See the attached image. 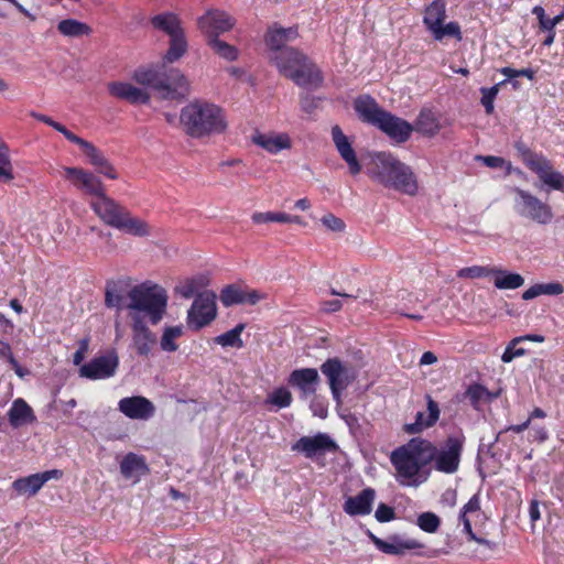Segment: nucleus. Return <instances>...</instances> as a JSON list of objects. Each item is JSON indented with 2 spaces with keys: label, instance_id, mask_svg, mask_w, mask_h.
<instances>
[{
  "label": "nucleus",
  "instance_id": "obj_18",
  "mask_svg": "<svg viewBox=\"0 0 564 564\" xmlns=\"http://www.w3.org/2000/svg\"><path fill=\"white\" fill-rule=\"evenodd\" d=\"M369 538L379 551L389 555L402 556L409 551L423 547L417 540L397 534L389 536L388 540H382L370 532Z\"/></svg>",
  "mask_w": 564,
  "mask_h": 564
},
{
  "label": "nucleus",
  "instance_id": "obj_40",
  "mask_svg": "<svg viewBox=\"0 0 564 564\" xmlns=\"http://www.w3.org/2000/svg\"><path fill=\"white\" fill-rule=\"evenodd\" d=\"M207 44L212 47V50L220 57L227 61H235L238 57V51L235 46L228 44L227 42L219 40L217 36H213L207 40Z\"/></svg>",
  "mask_w": 564,
  "mask_h": 564
},
{
  "label": "nucleus",
  "instance_id": "obj_52",
  "mask_svg": "<svg viewBox=\"0 0 564 564\" xmlns=\"http://www.w3.org/2000/svg\"><path fill=\"white\" fill-rule=\"evenodd\" d=\"M269 401L280 409L288 408L292 403V394L285 388H279L270 394Z\"/></svg>",
  "mask_w": 564,
  "mask_h": 564
},
{
  "label": "nucleus",
  "instance_id": "obj_9",
  "mask_svg": "<svg viewBox=\"0 0 564 564\" xmlns=\"http://www.w3.org/2000/svg\"><path fill=\"white\" fill-rule=\"evenodd\" d=\"M512 192L514 194L513 208L520 217L535 221L540 225L551 223L553 212L547 203L542 202L529 191L520 187H514Z\"/></svg>",
  "mask_w": 564,
  "mask_h": 564
},
{
  "label": "nucleus",
  "instance_id": "obj_17",
  "mask_svg": "<svg viewBox=\"0 0 564 564\" xmlns=\"http://www.w3.org/2000/svg\"><path fill=\"white\" fill-rule=\"evenodd\" d=\"M118 410L131 420L147 421L155 413L154 404L142 395L122 398L118 402Z\"/></svg>",
  "mask_w": 564,
  "mask_h": 564
},
{
  "label": "nucleus",
  "instance_id": "obj_27",
  "mask_svg": "<svg viewBox=\"0 0 564 564\" xmlns=\"http://www.w3.org/2000/svg\"><path fill=\"white\" fill-rule=\"evenodd\" d=\"M151 24L155 30L165 33L170 39L185 33L180 18L173 12H164L152 17Z\"/></svg>",
  "mask_w": 564,
  "mask_h": 564
},
{
  "label": "nucleus",
  "instance_id": "obj_12",
  "mask_svg": "<svg viewBox=\"0 0 564 564\" xmlns=\"http://www.w3.org/2000/svg\"><path fill=\"white\" fill-rule=\"evenodd\" d=\"M216 315V294L213 291L200 292L187 312V326L189 329L199 330L210 324Z\"/></svg>",
  "mask_w": 564,
  "mask_h": 564
},
{
  "label": "nucleus",
  "instance_id": "obj_24",
  "mask_svg": "<svg viewBox=\"0 0 564 564\" xmlns=\"http://www.w3.org/2000/svg\"><path fill=\"white\" fill-rule=\"evenodd\" d=\"M109 93L122 100L131 104H148L149 94L129 83L113 82L108 85Z\"/></svg>",
  "mask_w": 564,
  "mask_h": 564
},
{
  "label": "nucleus",
  "instance_id": "obj_30",
  "mask_svg": "<svg viewBox=\"0 0 564 564\" xmlns=\"http://www.w3.org/2000/svg\"><path fill=\"white\" fill-rule=\"evenodd\" d=\"M120 473L127 478H140L149 473L145 459L134 453H128L120 463Z\"/></svg>",
  "mask_w": 564,
  "mask_h": 564
},
{
  "label": "nucleus",
  "instance_id": "obj_54",
  "mask_svg": "<svg viewBox=\"0 0 564 564\" xmlns=\"http://www.w3.org/2000/svg\"><path fill=\"white\" fill-rule=\"evenodd\" d=\"M321 221L328 230L334 232H341L346 228L344 220L332 213L324 215Z\"/></svg>",
  "mask_w": 564,
  "mask_h": 564
},
{
  "label": "nucleus",
  "instance_id": "obj_11",
  "mask_svg": "<svg viewBox=\"0 0 564 564\" xmlns=\"http://www.w3.org/2000/svg\"><path fill=\"white\" fill-rule=\"evenodd\" d=\"M322 373L327 378L333 399L341 404V392L355 380L356 376L347 364L339 358H328L321 365Z\"/></svg>",
  "mask_w": 564,
  "mask_h": 564
},
{
  "label": "nucleus",
  "instance_id": "obj_28",
  "mask_svg": "<svg viewBox=\"0 0 564 564\" xmlns=\"http://www.w3.org/2000/svg\"><path fill=\"white\" fill-rule=\"evenodd\" d=\"M83 152L88 158L89 163L95 167L98 174H101L110 180L118 178V173L113 165L93 143H89V145Z\"/></svg>",
  "mask_w": 564,
  "mask_h": 564
},
{
  "label": "nucleus",
  "instance_id": "obj_6",
  "mask_svg": "<svg viewBox=\"0 0 564 564\" xmlns=\"http://www.w3.org/2000/svg\"><path fill=\"white\" fill-rule=\"evenodd\" d=\"M95 214L108 226L137 237L150 235L149 226L140 218L132 217L130 212L106 193L90 202Z\"/></svg>",
  "mask_w": 564,
  "mask_h": 564
},
{
  "label": "nucleus",
  "instance_id": "obj_48",
  "mask_svg": "<svg viewBox=\"0 0 564 564\" xmlns=\"http://www.w3.org/2000/svg\"><path fill=\"white\" fill-rule=\"evenodd\" d=\"M516 149L520 153L524 164L532 171L535 164H539L544 158L541 153L531 151L523 142H517Z\"/></svg>",
  "mask_w": 564,
  "mask_h": 564
},
{
  "label": "nucleus",
  "instance_id": "obj_57",
  "mask_svg": "<svg viewBox=\"0 0 564 564\" xmlns=\"http://www.w3.org/2000/svg\"><path fill=\"white\" fill-rule=\"evenodd\" d=\"M196 288L191 279L175 286V293L180 294L184 299H191L196 293Z\"/></svg>",
  "mask_w": 564,
  "mask_h": 564
},
{
  "label": "nucleus",
  "instance_id": "obj_43",
  "mask_svg": "<svg viewBox=\"0 0 564 564\" xmlns=\"http://www.w3.org/2000/svg\"><path fill=\"white\" fill-rule=\"evenodd\" d=\"M466 397L468 398L470 404L474 408H477L480 401L485 399L492 400L498 397V393H491L484 386L475 383L467 388Z\"/></svg>",
  "mask_w": 564,
  "mask_h": 564
},
{
  "label": "nucleus",
  "instance_id": "obj_16",
  "mask_svg": "<svg viewBox=\"0 0 564 564\" xmlns=\"http://www.w3.org/2000/svg\"><path fill=\"white\" fill-rule=\"evenodd\" d=\"M235 20L225 11L210 9L197 20L198 29L206 35L207 40L219 36L220 33L229 31Z\"/></svg>",
  "mask_w": 564,
  "mask_h": 564
},
{
  "label": "nucleus",
  "instance_id": "obj_64",
  "mask_svg": "<svg viewBox=\"0 0 564 564\" xmlns=\"http://www.w3.org/2000/svg\"><path fill=\"white\" fill-rule=\"evenodd\" d=\"M242 299H243V303H249V304L254 305V304H257L260 301L261 295L257 291H254V290L248 291V292L243 291V297Z\"/></svg>",
  "mask_w": 564,
  "mask_h": 564
},
{
  "label": "nucleus",
  "instance_id": "obj_31",
  "mask_svg": "<svg viewBox=\"0 0 564 564\" xmlns=\"http://www.w3.org/2000/svg\"><path fill=\"white\" fill-rule=\"evenodd\" d=\"M257 145L265 149L270 153H278L284 149L291 148V140L288 134H258L253 138Z\"/></svg>",
  "mask_w": 564,
  "mask_h": 564
},
{
  "label": "nucleus",
  "instance_id": "obj_8",
  "mask_svg": "<svg viewBox=\"0 0 564 564\" xmlns=\"http://www.w3.org/2000/svg\"><path fill=\"white\" fill-rule=\"evenodd\" d=\"M128 296L130 303L127 307L133 311L132 313H147L153 325H156L163 318L169 296L161 285L145 281L133 286Z\"/></svg>",
  "mask_w": 564,
  "mask_h": 564
},
{
  "label": "nucleus",
  "instance_id": "obj_22",
  "mask_svg": "<svg viewBox=\"0 0 564 564\" xmlns=\"http://www.w3.org/2000/svg\"><path fill=\"white\" fill-rule=\"evenodd\" d=\"M297 31L294 28L270 29L265 35V43L271 51V61L275 64V57L283 51L292 48L286 46L289 41L296 39Z\"/></svg>",
  "mask_w": 564,
  "mask_h": 564
},
{
  "label": "nucleus",
  "instance_id": "obj_26",
  "mask_svg": "<svg viewBox=\"0 0 564 564\" xmlns=\"http://www.w3.org/2000/svg\"><path fill=\"white\" fill-rule=\"evenodd\" d=\"M8 419L10 425L14 429L36 422L33 409L21 398L12 402L8 412Z\"/></svg>",
  "mask_w": 564,
  "mask_h": 564
},
{
  "label": "nucleus",
  "instance_id": "obj_50",
  "mask_svg": "<svg viewBox=\"0 0 564 564\" xmlns=\"http://www.w3.org/2000/svg\"><path fill=\"white\" fill-rule=\"evenodd\" d=\"M507 80H502L490 88L482 87L481 93V105L485 107L486 113L491 115L494 112V100L498 95L499 87L505 85Z\"/></svg>",
  "mask_w": 564,
  "mask_h": 564
},
{
  "label": "nucleus",
  "instance_id": "obj_2",
  "mask_svg": "<svg viewBox=\"0 0 564 564\" xmlns=\"http://www.w3.org/2000/svg\"><path fill=\"white\" fill-rule=\"evenodd\" d=\"M180 127L193 139L224 133L228 128L225 111L217 105L195 99L181 109Z\"/></svg>",
  "mask_w": 564,
  "mask_h": 564
},
{
  "label": "nucleus",
  "instance_id": "obj_47",
  "mask_svg": "<svg viewBox=\"0 0 564 564\" xmlns=\"http://www.w3.org/2000/svg\"><path fill=\"white\" fill-rule=\"evenodd\" d=\"M417 525L424 532L435 533L441 525V519L435 513L426 511L417 517Z\"/></svg>",
  "mask_w": 564,
  "mask_h": 564
},
{
  "label": "nucleus",
  "instance_id": "obj_23",
  "mask_svg": "<svg viewBox=\"0 0 564 564\" xmlns=\"http://www.w3.org/2000/svg\"><path fill=\"white\" fill-rule=\"evenodd\" d=\"M532 172H534L539 180L551 189L564 193V175L555 171L549 159L545 156L539 164H535Z\"/></svg>",
  "mask_w": 564,
  "mask_h": 564
},
{
  "label": "nucleus",
  "instance_id": "obj_36",
  "mask_svg": "<svg viewBox=\"0 0 564 564\" xmlns=\"http://www.w3.org/2000/svg\"><path fill=\"white\" fill-rule=\"evenodd\" d=\"M563 292L564 288L560 282L536 283L522 293V299L530 301L540 295H560Z\"/></svg>",
  "mask_w": 564,
  "mask_h": 564
},
{
  "label": "nucleus",
  "instance_id": "obj_1",
  "mask_svg": "<svg viewBox=\"0 0 564 564\" xmlns=\"http://www.w3.org/2000/svg\"><path fill=\"white\" fill-rule=\"evenodd\" d=\"M433 456L434 444L421 437H414L392 451L390 462L397 470L399 484L416 487L426 481L429 473H423V468L432 463Z\"/></svg>",
  "mask_w": 564,
  "mask_h": 564
},
{
  "label": "nucleus",
  "instance_id": "obj_41",
  "mask_svg": "<svg viewBox=\"0 0 564 564\" xmlns=\"http://www.w3.org/2000/svg\"><path fill=\"white\" fill-rule=\"evenodd\" d=\"M122 288L119 282L108 281L105 290V304L107 307H122Z\"/></svg>",
  "mask_w": 564,
  "mask_h": 564
},
{
  "label": "nucleus",
  "instance_id": "obj_33",
  "mask_svg": "<svg viewBox=\"0 0 564 564\" xmlns=\"http://www.w3.org/2000/svg\"><path fill=\"white\" fill-rule=\"evenodd\" d=\"M492 275L495 276L494 284L499 290H516L524 284V279L519 273L495 268Z\"/></svg>",
  "mask_w": 564,
  "mask_h": 564
},
{
  "label": "nucleus",
  "instance_id": "obj_61",
  "mask_svg": "<svg viewBox=\"0 0 564 564\" xmlns=\"http://www.w3.org/2000/svg\"><path fill=\"white\" fill-rule=\"evenodd\" d=\"M479 510H480V498L476 494L463 507L460 514H464V517H467V513L477 512Z\"/></svg>",
  "mask_w": 564,
  "mask_h": 564
},
{
  "label": "nucleus",
  "instance_id": "obj_42",
  "mask_svg": "<svg viewBox=\"0 0 564 564\" xmlns=\"http://www.w3.org/2000/svg\"><path fill=\"white\" fill-rule=\"evenodd\" d=\"M183 334L182 326H169L165 327L163 335L161 337V349L163 351L173 352L177 350L178 346L175 343V339L178 338Z\"/></svg>",
  "mask_w": 564,
  "mask_h": 564
},
{
  "label": "nucleus",
  "instance_id": "obj_32",
  "mask_svg": "<svg viewBox=\"0 0 564 564\" xmlns=\"http://www.w3.org/2000/svg\"><path fill=\"white\" fill-rule=\"evenodd\" d=\"M446 18V2L445 0H434L425 10L423 23L431 32L436 26L442 24Z\"/></svg>",
  "mask_w": 564,
  "mask_h": 564
},
{
  "label": "nucleus",
  "instance_id": "obj_63",
  "mask_svg": "<svg viewBox=\"0 0 564 564\" xmlns=\"http://www.w3.org/2000/svg\"><path fill=\"white\" fill-rule=\"evenodd\" d=\"M343 303L339 300L324 301L322 303V310L326 313H335L340 311Z\"/></svg>",
  "mask_w": 564,
  "mask_h": 564
},
{
  "label": "nucleus",
  "instance_id": "obj_35",
  "mask_svg": "<svg viewBox=\"0 0 564 564\" xmlns=\"http://www.w3.org/2000/svg\"><path fill=\"white\" fill-rule=\"evenodd\" d=\"M57 30L61 34L68 37H79L84 35H90L91 28L75 19H65L58 22Z\"/></svg>",
  "mask_w": 564,
  "mask_h": 564
},
{
  "label": "nucleus",
  "instance_id": "obj_45",
  "mask_svg": "<svg viewBox=\"0 0 564 564\" xmlns=\"http://www.w3.org/2000/svg\"><path fill=\"white\" fill-rule=\"evenodd\" d=\"M243 291L235 284H229L220 292V301L224 306L229 307L243 303Z\"/></svg>",
  "mask_w": 564,
  "mask_h": 564
},
{
  "label": "nucleus",
  "instance_id": "obj_46",
  "mask_svg": "<svg viewBox=\"0 0 564 564\" xmlns=\"http://www.w3.org/2000/svg\"><path fill=\"white\" fill-rule=\"evenodd\" d=\"M495 268L473 265L466 267L457 271V276L460 279H480L487 278L494 274Z\"/></svg>",
  "mask_w": 564,
  "mask_h": 564
},
{
  "label": "nucleus",
  "instance_id": "obj_37",
  "mask_svg": "<svg viewBox=\"0 0 564 564\" xmlns=\"http://www.w3.org/2000/svg\"><path fill=\"white\" fill-rule=\"evenodd\" d=\"M188 44L185 37V33L176 37H172L169 41V48L163 56L164 63H175L187 52Z\"/></svg>",
  "mask_w": 564,
  "mask_h": 564
},
{
  "label": "nucleus",
  "instance_id": "obj_55",
  "mask_svg": "<svg viewBox=\"0 0 564 564\" xmlns=\"http://www.w3.org/2000/svg\"><path fill=\"white\" fill-rule=\"evenodd\" d=\"M56 131L61 132L68 141L77 144L80 147V149L84 151L90 142L82 139L80 137L76 135L75 133H73L72 131H69L65 126H63L62 123H58L56 129Z\"/></svg>",
  "mask_w": 564,
  "mask_h": 564
},
{
  "label": "nucleus",
  "instance_id": "obj_51",
  "mask_svg": "<svg viewBox=\"0 0 564 564\" xmlns=\"http://www.w3.org/2000/svg\"><path fill=\"white\" fill-rule=\"evenodd\" d=\"M522 341V338L520 337H516L513 338L506 347L502 356H501V360L505 362V364H509L511 362L514 358L517 357H521V356H524L525 355V349L522 348V347H517L519 343Z\"/></svg>",
  "mask_w": 564,
  "mask_h": 564
},
{
  "label": "nucleus",
  "instance_id": "obj_13",
  "mask_svg": "<svg viewBox=\"0 0 564 564\" xmlns=\"http://www.w3.org/2000/svg\"><path fill=\"white\" fill-rule=\"evenodd\" d=\"M338 448L335 441L326 433L314 436H302L293 445L292 451L302 453L306 458L315 459L326 453H334Z\"/></svg>",
  "mask_w": 564,
  "mask_h": 564
},
{
  "label": "nucleus",
  "instance_id": "obj_4",
  "mask_svg": "<svg viewBox=\"0 0 564 564\" xmlns=\"http://www.w3.org/2000/svg\"><path fill=\"white\" fill-rule=\"evenodd\" d=\"M354 108L362 121L377 127L394 142L404 143L410 139L413 126L382 109L369 95L358 97Z\"/></svg>",
  "mask_w": 564,
  "mask_h": 564
},
{
  "label": "nucleus",
  "instance_id": "obj_60",
  "mask_svg": "<svg viewBox=\"0 0 564 564\" xmlns=\"http://www.w3.org/2000/svg\"><path fill=\"white\" fill-rule=\"evenodd\" d=\"M300 105L303 111L312 113L317 108V99L310 94H303L300 99Z\"/></svg>",
  "mask_w": 564,
  "mask_h": 564
},
{
  "label": "nucleus",
  "instance_id": "obj_19",
  "mask_svg": "<svg viewBox=\"0 0 564 564\" xmlns=\"http://www.w3.org/2000/svg\"><path fill=\"white\" fill-rule=\"evenodd\" d=\"M319 382L321 378L315 368L295 369L288 379V383L300 391L302 399L315 394Z\"/></svg>",
  "mask_w": 564,
  "mask_h": 564
},
{
  "label": "nucleus",
  "instance_id": "obj_5",
  "mask_svg": "<svg viewBox=\"0 0 564 564\" xmlns=\"http://www.w3.org/2000/svg\"><path fill=\"white\" fill-rule=\"evenodd\" d=\"M275 66L281 75L299 87L317 89L323 84L322 70L307 55L296 48L281 52L275 57Z\"/></svg>",
  "mask_w": 564,
  "mask_h": 564
},
{
  "label": "nucleus",
  "instance_id": "obj_15",
  "mask_svg": "<svg viewBox=\"0 0 564 564\" xmlns=\"http://www.w3.org/2000/svg\"><path fill=\"white\" fill-rule=\"evenodd\" d=\"M119 366V357L115 351L91 359L79 368V375L90 380L112 377Z\"/></svg>",
  "mask_w": 564,
  "mask_h": 564
},
{
  "label": "nucleus",
  "instance_id": "obj_29",
  "mask_svg": "<svg viewBox=\"0 0 564 564\" xmlns=\"http://www.w3.org/2000/svg\"><path fill=\"white\" fill-rule=\"evenodd\" d=\"M427 401V416H424V413L417 412L415 422L405 425V431L410 434L420 433L426 427L433 426L438 417H440V408L438 404L432 399L431 395H426Z\"/></svg>",
  "mask_w": 564,
  "mask_h": 564
},
{
  "label": "nucleus",
  "instance_id": "obj_7",
  "mask_svg": "<svg viewBox=\"0 0 564 564\" xmlns=\"http://www.w3.org/2000/svg\"><path fill=\"white\" fill-rule=\"evenodd\" d=\"M133 78L141 85L153 88L163 99H176L188 93V82L177 68H139Z\"/></svg>",
  "mask_w": 564,
  "mask_h": 564
},
{
  "label": "nucleus",
  "instance_id": "obj_10",
  "mask_svg": "<svg viewBox=\"0 0 564 564\" xmlns=\"http://www.w3.org/2000/svg\"><path fill=\"white\" fill-rule=\"evenodd\" d=\"M465 436H448L441 447L434 445V468L444 474H454L457 471L464 448Z\"/></svg>",
  "mask_w": 564,
  "mask_h": 564
},
{
  "label": "nucleus",
  "instance_id": "obj_44",
  "mask_svg": "<svg viewBox=\"0 0 564 564\" xmlns=\"http://www.w3.org/2000/svg\"><path fill=\"white\" fill-rule=\"evenodd\" d=\"M433 37L436 41H442L445 36L455 37L457 41L462 40L460 26L457 22H448L447 24H440L434 30L431 31Z\"/></svg>",
  "mask_w": 564,
  "mask_h": 564
},
{
  "label": "nucleus",
  "instance_id": "obj_62",
  "mask_svg": "<svg viewBox=\"0 0 564 564\" xmlns=\"http://www.w3.org/2000/svg\"><path fill=\"white\" fill-rule=\"evenodd\" d=\"M530 436L532 441L543 443L547 438V431L544 426L534 425L530 430Z\"/></svg>",
  "mask_w": 564,
  "mask_h": 564
},
{
  "label": "nucleus",
  "instance_id": "obj_38",
  "mask_svg": "<svg viewBox=\"0 0 564 564\" xmlns=\"http://www.w3.org/2000/svg\"><path fill=\"white\" fill-rule=\"evenodd\" d=\"M246 325L240 323L232 329L218 335L215 337V343L223 346V347H235V348H242L243 341L241 339V333L243 332Z\"/></svg>",
  "mask_w": 564,
  "mask_h": 564
},
{
  "label": "nucleus",
  "instance_id": "obj_14",
  "mask_svg": "<svg viewBox=\"0 0 564 564\" xmlns=\"http://www.w3.org/2000/svg\"><path fill=\"white\" fill-rule=\"evenodd\" d=\"M64 172L65 178L84 194L99 198L106 193L102 181L93 172L80 167H64Z\"/></svg>",
  "mask_w": 564,
  "mask_h": 564
},
{
  "label": "nucleus",
  "instance_id": "obj_20",
  "mask_svg": "<svg viewBox=\"0 0 564 564\" xmlns=\"http://www.w3.org/2000/svg\"><path fill=\"white\" fill-rule=\"evenodd\" d=\"M132 319V341L140 356H148L156 341L155 335L148 328L143 317L139 313L130 314Z\"/></svg>",
  "mask_w": 564,
  "mask_h": 564
},
{
  "label": "nucleus",
  "instance_id": "obj_59",
  "mask_svg": "<svg viewBox=\"0 0 564 564\" xmlns=\"http://www.w3.org/2000/svg\"><path fill=\"white\" fill-rule=\"evenodd\" d=\"M477 161H481L486 166L491 169H501L505 166L506 161L505 159L500 156H494V155H478L476 158Z\"/></svg>",
  "mask_w": 564,
  "mask_h": 564
},
{
  "label": "nucleus",
  "instance_id": "obj_3",
  "mask_svg": "<svg viewBox=\"0 0 564 564\" xmlns=\"http://www.w3.org/2000/svg\"><path fill=\"white\" fill-rule=\"evenodd\" d=\"M369 176L387 188L414 196L417 180L412 169L389 152H378L371 156Z\"/></svg>",
  "mask_w": 564,
  "mask_h": 564
},
{
  "label": "nucleus",
  "instance_id": "obj_49",
  "mask_svg": "<svg viewBox=\"0 0 564 564\" xmlns=\"http://www.w3.org/2000/svg\"><path fill=\"white\" fill-rule=\"evenodd\" d=\"M12 164L9 158L8 148L0 144V181L10 182L13 180Z\"/></svg>",
  "mask_w": 564,
  "mask_h": 564
},
{
  "label": "nucleus",
  "instance_id": "obj_34",
  "mask_svg": "<svg viewBox=\"0 0 564 564\" xmlns=\"http://www.w3.org/2000/svg\"><path fill=\"white\" fill-rule=\"evenodd\" d=\"M44 485L41 474H33L13 481L12 487L19 496L32 497Z\"/></svg>",
  "mask_w": 564,
  "mask_h": 564
},
{
  "label": "nucleus",
  "instance_id": "obj_56",
  "mask_svg": "<svg viewBox=\"0 0 564 564\" xmlns=\"http://www.w3.org/2000/svg\"><path fill=\"white\" fill-rule=\"evenodd\" d=\"M395 517L394 510L392 507L380 503L375 512V518L379 522H389L393 520Z\"/></svg>",
  "mask_w": 564,
  "mask_h": 564
},
{
  "label": "nucleus",
  "instance_id": "obj_25",
  "mask_svg": "<svg viewBox=\"0 0 564 564\" xmlns=\"http://www.w3.org/2000/svg\"><path fill=\"white\" fill-rule=\"evenodd\" d=\"M376 492L366 488L355 497H349L344 503V511L350 516L369 514L372 509Z\"/></svg>",
  "mask_w": 564,
  "mask_h": 564
},
{
  "label": "nucleus",
  "instance_id": "obj_39",
  "mask_svg": "<svg viewBox=\"0 0 564 564\" xmlns=\"http://www.w3.org/2000/svg\"><path fill=\"white\" fill-rule=\"evenodd\" d=\"M416 130L424 135H435L440 130V124L430 110H422L417 117Z\"/></svg>",
  "mask_w": 564,
  "mask_h": 564
},
{
  "label": "nucleus",
  "instance_id": "obj_53",
  "mask_svg": "<svg viewBox=\"0 0 564 564\" xmlns=\"http://www.w3.org/2000/svg\"><path fill=\"white\" fill-rule=\"evenodd\" d=\"M288 219V214L285 213H254L252 215V220L256 224H267V223H285Z\"/></svg>",
  "mask_w": 564,
  "mask_h": 564
},
{
  "label": "nucleus",
  "instance_id": "obj_21",
  "mask_svg": "<svg viewBox=\"0 0 564 564\" xmlns=\"http://www.w3.org/2000/svg\"><path fill=\"white\" fill-rule=\"evenodd\" d=\"M332 140L338 154L347 163L350 174H359L361 172V164L357 159L356 152L348 137L337 124L332 128Z\"/></svg>",
  "mask_w": 564,
  "mask_h": 564
},
{
  "label": "nucleus",
  "instance_id": "obj_58",
  "mask_svg": "<svg viewBox=\"0 0 564 564\" xmlns=\"http://www.w3.org/2000/svg\"><path fill=\"white\" fill-rule=\"evenodd\" d=\"M459 519L464 524V532L468 534V539L470 541H475L479 544L488 545L489 541L476 536V534L473 532L470 520L467 517H464V514H459Z\"/></svg>",
  "mask_w": 564,
  "mask_h": 564
}]
</instances>
